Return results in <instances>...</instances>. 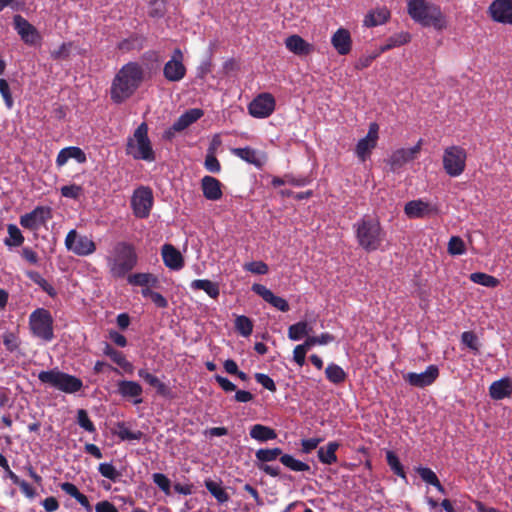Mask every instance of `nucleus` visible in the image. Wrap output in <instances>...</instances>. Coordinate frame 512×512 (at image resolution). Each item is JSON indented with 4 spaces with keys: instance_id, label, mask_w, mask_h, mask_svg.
<instances>
[{
    "instance_id": "cd10ccee",
    "label": "nucleus",
    "mask_w": 512,
    "mask_h": 512,
    "mask_svg": "<svg viewBox=\"0 0 512 512\" xmlns=\"http://www.w3.org/2000/svg\"><path fill=\"white\" fill-rule=\"evenodd\" d=\"M186 67L180 61L169 60L163 67V75L167 81L179 82L186 75Z\"/></svg>"
},
{
    "instance_id": "a18cd8bd",
    "label": "nucleus",
    "mask_w": 512,
    "mask_h": 512,
    "mask_svg": "<svg viewBox=\"0 0 512 512\" xmlns=\"http://www.w3.org/2000/svg\"><path fill=\"white\" fill-rule=\"evenodd\" d=\"M386 461L390 469L394 472V474L403 479H406V473L404 471L403 465L401 464L399 457L396 455L395 452L391 450L387 451Z\"/></svg>"
},
{
    "instance_id": "f704fd0d",
    "label": "nucleus",
    "mask_w": 512,
    "mask_h": 512,
    "mask_svg": "<svg viewBox=\"0 0 512 512\" xmlns=\"http://www.w3.org/2000/svg\"><path fill=\"white\" fill-rule=\"evenodd\" d=\"M190 287L193 289V290H203L204 292L207 293V295L213 299H217L219 294H220V290H219V286L217 283L215 282H212L208 279H196V280H193L191 282V285Z\"/></svg>"
},
{
    "instance_id": "a19ab883",
    "label": "nucleus",
    "mask_w": 512,
    "mask_h": 512,
    "mask_svg": "<svg viewBox=\"0 0 512 512\" xmlns=\"http://www.w3.org/2000/svg\"><path fill=\"white\" fill-rule=\"evenodd\" d=\"M205 487L219 503H225L229 500L228 493L220 483L207 479L205 480Z\"/></svg>"
},
{
    "instance_id": "8fccbe9b",
    "label": "nucleus",
    "mask_w": 512,
    "mask_h": 512,
    "mask_svg": "<svg viewBox=\"0 0 512 512\" xmlns=\"http://www.w3.org/2000/svg\"><path fill=\"white\" fill-rule=\"evenodd\" d=\"M235 327L237 329V331L242 335V336H249L251 335L252 331H253V323L252 321L244 316V315H241V316H238L235 320Z\"/></svg>"
},
{
    "instance_id": "72a5a7b5",
    "label": "nucleus",
    "mask_w": 512,
    "mask_h": 512,
    "mask_svg": "<svg viewBox=\"0 0 512 512\" xmlns=\"http://www.w3.org/2000/svg\"><path fill=\"white\" fill-rule=\"evenodd\" d=\"M250 437L259 442H267L277 438L276 431L262 424H255L250 428Z\"/></svg>"
},
{
    "instance_id": "7c9ffc66",
    "label": "nucleus",
    "mask_w": 512,
    "mask_h": 512,
    "mask_svg": "<svg viewBox=\"0 0 512 512\" xmlns=\"http://www.w3.org/2000/svg\"><path fill=\"white\" fill-rule=\"evenodd\" d=\"M128 284L139 287H158L159 279L152 273H133L127 277Z\"/></svg>"
},
{
    "instance_id": "ea45409f",
    "label": "nucleus",
    "mask_w": 512,
    "mask_h": 512,
    "mask_svg": "<svg viewBox=\"0 0 512 512\" xmlns=\"http://www.w3.org/2000/svg\"><path fill=\"white\" fill-rule=\"evenodd\" d=\"M7 231L9 237L4 239V244L8 247H19L24 243V236L21 230L15 224H8Z\"/></svg>"
},
{
    "instance_id": "0eeeda50",
    "label": "nucleus",
    "mask_w": 512,
    "mask_h": 512,
    "mask_svg": "<svg viewBox=\"0 0 512 512\" xmlns=\"http://www.w3.org/2000/svg\"><path fill=\"white\" fill-rule=\"evenodd\" d=\"M53 317L49 310L37 308L29 315V329L32 335L45 342L54 338Z\"/></svg>"
},
{
    "instance_id": "a878e982",
    "label": "nucleus",
    "mask_w": 512,
    "mask_h": 512,
    "mask_svg": "<svg viewBox=\"0 0 512 512\" xmlns=\"http://www.w3.org/2000/svg\"><path fill=\"white\" fill-rule=\"evenodd\" d=\"M286 48L298 56H306L311 54L314 51V46L307 41H305L299 35H291L285 40Z\"/></svg>"
},
{
    "instance_id": "49530a36",
    "label": "nucleus",
    "mask_w": 512,
    "mask_h": 512,
    "mask_svg": "<svg viewBox=\"0 0 512 512\" xmlns=\"http://www.w3.org/2000/svg\"><path fill=\"white\" fill-rule=\"evenodd\" d=\"M204 167L207 171L214 174L220 173L221 171V164L215 156V148L213 146L208 148L204 161Z\"/></svg>"
},
{
    "instance_id": "de8ad7c7",
    "label": "nucleus",
    "mask_w": 512,
    "mask_h": 512,
    "mask_svg": "<svg viewBox=\"0 0 512 512\" xmlns=\"http://www.w3.org/2000/svg\"><path fill=\"white\" fill-rule=\"evenodd\" d=\"M98 472L101 476L109 479L112 482H118L122 476L121 472H119L112 463H100L98 466Z\"/></svg>"
},
{
    "instance_id": "58836bf2",
    "label": "nucleus",
    "mask_w": 512,
    "mask_h": 512,
    "mask_svg": "<svg viewBox=\"0 0 512 512\" xmlns=\"http://www.w3.org/2000/svg\"><path fill=\"white\" fill-rule=\"evenodd\" d=\"M232 153L239 157L240 159L246 161L247 163L253 164L256 167L262 166V161L258 157L256 150L250 147L244 148H235L232 150Z\"/></svg>"
},
{
    "instance_id": "603ef678",
    "label": "nucleus",
    "mask_w": 512,
    "mask_h": 512,
    "mask_svg": "<svg viewBox=\"0 0 512 512\" xmlns=\"http://www.w3.org/2000/svg\"><path fill=\"white\" fill-rule=\"evenodd\" d=\"M447 250L450 255H463L466 251L465 243L459 236H452L448 242Z\"/></svg>"
},
{
    "instance_id": "aec40b11",
    "label": "nucleus",
    "mask_w": 512,
    "mask_h": 512,
    "mask_svg": "<svg viewBox=\"0 0 512 512\" xmlns=\"http://www.w3.org/2000/svg\"><path fill=\"white\" fill-rule=\"evenodd\" d=\"M404 213L410 219L424 218L437 213V208L421 199L411 200L404 206Z\"/></svg>"
},
{
    "instance_id": "f3484780",
    "label": "nucleus",
    "mask_w": 512,
    "mask_h": 512,
    "mask_svg": "<svg viewBox=\"0 0 512 512\" xmlns=\"http://www.w3.org/2000/svg\"><path fill=\"white\" fill-rule=\"evenodd\" d=\"M439 377V368L429 365L422 373L409 372L404 375V380L413 387L424 388L432 385Z\"/></svg>"
},
{
    "instance_id": "2eb2a0df",
    "label": "nucleus",
    "mask_w": 512,
    "mask_h": 512,
    "mask_svg": "<svg viewBox=\"0 0 512 512\" xmlns=\"http://www.w3.org/2000/svg\"><path fill=\"white\" fill-rule=\"evenodd\" d=\"M13 23L15 30L25 44L32 46L41 41L38 30L21 15H15Z\"/></svg>"
},
{
    "instance_id": "c85d7f7f",
    "label": "nucleus",
    "mask_w": 512,
    "mask_h": 512,
    "mask_svg": "<svg viewBox=\"0 0 512 512\" xmlns=\"http://www.w3.org/2000/svg\"><path fill=\"white\" fill-rule=\"evenodd\" d=\"M512 394V381L509 378H502L494 381L489 387V395L494 400H502Z\"/></svg>"
},
{
    "instance_id": "f03ea898",
    "label": "nucleus",
    "mask_w": 512,
    "mask_h": 512,
    "mask_svg": "<svg viewBox=\"0 0 512 512\" xmlns=\"http://www.w3.org/2000/svg\"><path fill=\"white\" fill-rule=\"evenodd\" d=\"M353 227L358 245L366 252H373L381 247L385 232L377 217L364 215Z\"/></svg>"
},
{
    "instance_id": "13d9d810",
    "label": "nucleus",
    "mask_w": 512,
    "mask_h": 512,
    "mask_svg": "<svg viewBox=\"0 0 512 512\" xmlns=\"http://www.w3.org/2000/svg\"><path fill=\"white\" fill-rule=\"evenodd\" d=\"M461 341L472 351H474V352L479 351L478 338L473 332H471V331L463 332L461 335Z\"/></svg>"
},
{
    "instance_id": "bf43d9fd",
    "label": "nucleus",
    "mask_w": 512,
    "mask_h": 512,
    "mask_svg": "<svg viewBox=\"0 0 512 512\" xmlns=\"http://www.w3.org/2000/svg\"><path fill=\"white\" fill-rule=\"evenodd\" d=\"M72 48V43H63L58 49L51 51V57L54 60H65L70 56V51Z\"/></svg>"
},
{
    "instance_id": "c03bdc74",
    "label": "nucleus",
    "mask_w": 512,
    "mask_h": 512,
    "mask_svg": "<svg viewBox=\"0 0 512 512\" xmlns=\"http://www.w3.org/2000/svg\"><path fill=\"white\" fill-rule=\"evenodd\" d=\"M143 42H144V37H142L138 34H133L129 38L124 39L121 42H119L118 48L121 51H125V52L131 51L134 49H141L143 47Z\"/></svg>"
},
{
    "instance_id": "774afa93",
    "label": "nucleus",
    "mask_w": 512,
    "mask_h": 512,
    "mask_svg": "<svg viewBox=\"0 0 512 512\" xmlns=\"http://www.w3.org/2000/svg\"><path fill=\"white\" fill-rule=\"evenodd\" d=\"M96 512H119L115 505L108 500H103L95 505Z\"/></svg>"
},
{
    "instance_id": "864d4df0",
    "label": "nucleus",
    "mask_w": 512,
    "mask_h": 512,
    "mask_svg": "<svg viewBox=\"0 0 512 512\" xmlns=\"http://www.w3.org/2000/svg\"><path fill=\"white\" fill-rule=\"evenodd\" d=\"M0 94L3 97L7 109H12L14 106V99L12 97V93L8 82L3 78H0Z\"/></svg>"
},
{
    "instance_id": "79ce46f5",
    "label": "nucleus",
    "mask_w": 512,
    "mask_h": 512,
    "mask_svg": "<svg viewBox=\"0 0 512 512\" xmlns=\"http://www.w3.org/2000/svg\"><path fill=\"white\" fill-rule=\"evenodd\" d=\"M27 277L37 284L44 292H46L49 296H56L57 292L55 288L45 279L42 275L37 271H29L27 272Z\"/></svg>"
},
{
    "instance_id": "1a4fd4ad",
    "label": "nucleus",
    "mask_w": 512,
    "mask_h": 512,
    "mask_svg": "<svg viewBox=\"0 0 512 512\" xmlns=\"http://www.w3.org/2000/svg\"><path fill=\"white\" fill-rule=\"evenodd\" d=\"M467 152L458 145L448 146L444 149L442 163L445 173L450 177L460 176L466 168Z\"/></svg>"
},
{
    "instance_id": "5fc2aeb1",
    "label": "nucleus",
    "mask_w": 512,
    "mask_h": 512,
    "mask_svg": "<svg viewBox=\"0 0 512 512\" xmlns=\"http://www.w3.org/2000/svg\"><path fill=\"white\" fill-rule=\"evenodd\" d=\"M61 195L65 198L77 200L83 193V188L76 184L66 185L60 189Z\"/></svg>"
},
{
    "instance_id": "4d7b16f0",
    "label": "nucleus",
    "mask_w": 512,
    "mask_h": 512,
    "mask_svg": "<svg viewBox=\"0 0 512 512\" xmlns=\"http://www.w3.org/2000/svg\"><path fill=\"white\" fill-rule=\"evenodd\" d=\"M416 472L424 482L432 486L439 480L436 473L428 467H418Z\"/></svg>"
},
{
    "instance_id": "ddd939ff",
    "label": "nucleus",
    "mask_w": 512,
    "mask_h": 512,
    "mask_svg": "<svg viewBox=\"0 0 512 512\" xmlns=\"http://www.w3.org/2000/svg\"><path fill=\"white\" fill-rule=\"evenodd\" d=\"M276 101L272 94L261 93L248 105V112L254 118H267L275 110Z\"/></svg>"
},
{
    "instance_id": "a211bd4d",
    "label": "nucleus",
    "mask_w": 512,
    "mask_h": 512,
    "mask_svg": "<svg viewBox=\"0 0 512 512\" xmlns=\"http://www.w3.org/2000/svg\"><path fill=\"white\" fill-rule=\"evenodd\" d=\"M422 145V140L420 139L418 143L411 148H401L393 152L390 157L389 164L393 170H396L406 163L413 161L417 158L420 153Z\"/></svg>"
},
{
    "instance_id": "6e6552de",
    "label": "nucleus",
    "mask_w": 512,
    "mask_h": 512,
    "mask_svg": "<svg viewBox=\"0 0 512 512\" xmlns=\"http://www.w3.org/2000/svg\"><path fill=\"white\" fill-rule=\"evenodd\" d=\"M256 464H267L279 457L280 462L287 468L296 472H303L310 470V466L300 460L295 459L292 455L282 454V449L275 448H261L255 453Z\"/></svg>"
},
{
    "instance_id": "c756f323",
    "label": "nucleus",
    "mask_w": 512,
    "mask_h": 512,
    "mask_svg": "<svg viewBox=\"0 0 512 512\" xmlns=\"http://www.w3.org/2000/svg\"><path fill=\"white\" fill-rule=\"evenodd\" d=\"M390 15V11L386 7L376 8L366 14L363 22L366 27H376L386 23Z\"/></svg>"
},
{
    "instance_id": "20e7f679",
    "label": "nucleus",
    "mask_w": 512,
    "mask_h": 512,
    "mask_svg": "<svg viewBox=\"0 0 512 512\" xmlns=\"http://www.w3.org/2000/svg\"><path fill=\"white\" fill-rule=\"evenodd\" d=\"M137 254L132 244L121 241L113 248V256L107 258L111 274L116 278L124 277L137 264Z\"/></svg>"
},
{
    "instance_id": "3c124183",
    "label": "nucleus",
    "mask_w": 512,
    "mask_h": 512,
    "mask_svg": "<svg viewBox=\"0 0 512 512\" xmlns=\"http://www.w3.org/2000/svg\"><path fill=\"white\" fill-rule=\"evenodd\" d=\"M77 423L81 428L89 433L96 432V427L89 418V415L85 409H79L77 411Z\"/></svg>"
},
{
    "instance_id": "9d476101",
    "label": "nucleus",
    "mask_w": 512,
    "mask_h": 512,
    "mask_svg": "<svg viewBox=\"0 0 512 512\" xmlns=\"http://www.w3.org/2000/svg\"><path fill=\"white\" fill-rule=\"evenodd\" d=\"M154 197L152 189L148 186H139L131 197V207L135 217L145 219L150 215Z\"/></svg>"
},
{
    "instance_id": "7ed1b4c3",
    "label": "nucleus",
    "mask_w": 512,
    "mask_h": 512,
    "mask_svg": "<svg viewBox=\"0 0 512 512\" xmlns=\"http://www.w3.org/2000/svg\"><path fill=\"white\" fill-rule=\"evenodd\" d=\"M409 16L424 27H433L443 30L447 27V20L439 5L427 0H409L407 5Z\"/></svg>"
},
{
    "instance_id": "e433bc0d",
    "label": "nucleus",
    "mask_w": 512,
    "mask_h": 512,
    "mask_svg": "<svg viewBox=\"0 0 512 512\" xmlns=\"http://www.w3.org/2000/svg\"><path fill=\"white\" fill-rule=\"evenodd\" d=\"M325 376L329 382L335 385L344 383L347 379V373L338 364L329 363L325 369Z\"/></svg>"
},
{
    "instance_id": "393cba45",
    "label": "nucleus",
    "mask_w": 512,
    "mask_h": 512,
    "mask_svg": "<svg viewBox=\"0 0 512 512\" xmlns=\"http://www.w3.org/2000/svg\"><path fill=\"white\" fill-rule=\"evenodd\" d=\"M138 376L148 385L156 389V393L164 398H173L172 390L159 378L151 374L147 369H139Z\"/></svg>"
},
{
    "instance_id": "bb28decb",
    "label": "nucleus",
    "mask_w": 512,
    "mask_h": 512,
    "mask_svg": "<svg viewBox=\"0 0 512 512\" xmlns=\"http://www.w3.org/2000/svg\"><path fill=\"white\" fill-rule=\"evenodd\" d=\"M69 159H74L78 163L83 164L87 161L84 151L76 146H69L61 149L56 157V165L58 167L64 166Z\"/></svg>"
},
{
    "instance_id": "4468645a",
    "label": "nucleus",
    "mask_w": 512,
    "mask_h": 512,
    "mask_svg": "<svg viewBox=\"0 0 512 512\" xmlns=\"http://www.w3.org/2000/svg\"><path fill=\"white\" fill-rule=\"evenodd\" d=\"M487 14L495 23L512 26V0H493Z\"/></svg>"
},
{
    "instance_id": "4c0bfd02",
    "label": "nucleus",
    "mask_w": 512,
    "mask_h": 512,
    "mask_svg": "<svg viewBox=\"0 0 512 512\" xmlns=\"http://www.w3.org/2000/svg\"><path fill=\"white\" fill-rule=\"evenodd\" d=\"M312 327L306 321H299L288 328V338L292 341H298L312 332Z\"/></svg>"
},
{
    "instance_id": "473e14b6",
    "label": "nucleus",
    "mask_w": 512,
    "mask_h": 512,
    "mask_svg": "<svg viewBox=\"0 0 512 512\" xmlns=\"http://www.w3.org/2000/svg\"><path fill=\"white\" fill-rule=\"evenodd\" d=\"M340 444L336 441L329 442L325 447L318 449L317 455L321 463L326 465H332L337 462L336 451Z\"/></svg>"
},
{
    "instance_id": "e2e57ef3",
    "label": "nucleus",
    "mask_w": 512,
    "mask_h": 512,
    "mask_svg": "<svg viewBox=\"0 0 512 512\" xmlns=\"http://www.w3.org/2000/svg\"><path fill=\"white\" fill-rule=\"evenodd\" d=\"M255 380L270 392H275L277 390L274 380L267 374L256 373Z\"/></svg>"
},
{
    "instance_id": "37998d69",
    "label": "nucleus",
    "mask_w": 512,
    "mask_h": 512,
    "mask_svg": "<svg viewBox=\"0 0 512 512\" xmlns=\"http://www.w3.org/2000/svg\"><path fill=\"white\" fill-rule=\"evenodd\" d=\"M469 278L473 283L489 288H494L499 285V280L496 277L483 272L472 273Z\"/></svg>"
},
{
    "instance_id": "6e6d98bb",
    "label": "nucleus",
    "mask_w": 512,
    "mask_h": 512,
    "mask_svg": "<svg viewBox=\"0 0 512 512\" xmlns=\"http://www.w3.org/2000/svg\"><path fill=\"white\" fill-rule=\"evenodd\" d=\"M244 269L248 272L257 275L267 274L269 271L268 265L263 261H252L249 263H245Z\"/></svg>"
},
{
    "instance_id": "09e8293b",
    "label": "nucleus",
    "mask_w": 512,
    "mask_h": 512,
    "mask_svg": "<svg viewBox=\"0 0 512 512\" xmlns=\"http://www.w3.org/2000/svg\"><path fill=\"white\" fill-rule=\"evenodd\" d=\"M117 427V436L121 440H140L144 436L142 431H131L124 422L118 423Z\"/></svg>"
},
{
    "instance_id": "5701e85b",
    "label": "nucleus",
    "mask_w": 512,
    "mask_h": 512,
    "mask_svg": "<svg viewBox=\"0 0 512 512\" xmlns=\"http://www.w3.org/2000/svg\"><path fill=\"white\" fill-rule=\"evenodd\" d=\"M203 196L210 201H218L222 198V183L215 177L206 175L201 179Z\"/></svg>"
},
{
    "instance_id": "680f3d73",
    "label": "nucleus",
    "mask_w": 512,
    "mask_h": 512,
    "mask_svg": "<svg viewBox=\"0 0 512 512\" xmlns=\"http://www.w3.org/2000/svg\"><path fill=\"white\" fill-rule=\"evenodd\" d=\"M153 482L166 494L170 493L171 483L169 478L162 473H154Z\"/></svg>"
},
{
    "instance_id": "9b49d317",
    "label": "nucleus",
    "mask_w": 512,
    "mask_h": 512,
    "mask_svg": "<svg viewBox=\"0 0 512 512\" xmlns=\"http://www.w3.org/2000/svg\"><path fill=\"white\" fill-rule=\"evenodd\" d=\"M65 247L78 256H88L96 250V244L90 237L78 235L74 229L67 233Z\"/></svg>"
},
{
    "instance_id": "c9c22d12",
    "label": "nucleus",
    "mask_w": 512,
    "mask_h": 512,
    "mask_svg": "<svg viewBox=\"0 0 512 512\" xmlns=\"http://www.w3.org/2000/svg\"><path fill=\"white\" fill-rule=\"evenodd\" d=\"M411 40V36L408 32H400V33H397V34H394L392 36H390L385 44L381 45L379 47V53L382 54L388 50H391L395 47H399V46H402L404 44H407L408 42H410Z\"/></svg>"
},
{
    "instance_id": "dca6fc26",
    "label": "nucleus",
    "mask_w": 512,
    "mask_h": 512,
    "mask_svg": "<svg viewBox=\"0 0 512 512\" xmlns=\"http://www.w3.org/2000/svg\"><path fill=\"white\" fill-rule=\"evenodd\" d=\"M379 126L377 123H371L367 135L360 139L356 145L355 153L357 157L364 162L377 145Z\"/></svg>"
},
{
    "instance_id": "338daca9",
    "label": "nucleus",
    "mask_w": 512,
    "mask_h": 512,
    "mask_svg": "<svg viewBox=\"0 0 512 512\" xmlns=\"http://www.w3.org/2000/svg\"><path fill=\"white\" fill-rule=\"evenodd\" d=\"M321 441V438H309L301 440L302 452L306 454L312 452L318 447Z\"/></svg>"
},
{
    "instance_id": "f8f14e48",
    "label": "nucleus",
    "mask_w": 512,
    "mask_h": 512,
    "mask_svg": "<svg viewBox=\"0 0 512 512\" xmlns=\"http://www.w3.org/2000/svg\"><path fill=\"white\" fill-rule=\"evenodd\" d=\"M52 218V209L49 206H37L31 212L20 216V225L30 231H38Z\"/></svg>"
},
{
    "instance_id": "4be33fe9",
    "label": "nucleus",
    "mask_w": 512,
    "mask_h": 512,
    "mask_svg": "<svg viewBox=\"0 0 512 512\" xmlns=\"http://www.w3.org/2000/svg\"><path fill=\"white\" fill-rule=\"evenodd\" d=\"M161 255L166 267L178 271L184 267V258L179 250L172 244H164L161 248Z\"/></svg>"
},
{
    "instance_id": "69168bd1",
    "label": "nucleus",
    "mask_w": 512,
    "mask_h": 512,
    "mask_svg": "<svg viewBox=\"0 0 512 512\" xmlns=\"http://www.w3.org/2000/svg\"><path fill=\"white\" fill-rule=\"evenodd\" d=\"M381 54L379 53V50L371 55H365L361 56L355 63V68L357 70H363L365 68H368L372 62L379 57Z\"/></svg>"
},
{
    "instance_id": "052dcab7",
    "label": "nucleus",
    "mask_w": 512,
    "mask_h": 512,
    "mask_svg": "<svg viewBox=\"0 0 512 512\" xmlns=\"http://www.w3.org/2000/svg\"><path fill=\"white\" fill-rule=\"evenodd\" d=\"M165 14L164 0H151L149 15L153 18H160Z\"/></svg>"
},
{
    "instance_id": "f257e3e1",
    "label": "nucleus",
    "mask_w": 512,
    "mask_h": 512,
    "mask_svg": "<svg viewBox=\"0 0 512 512\" xmlns=\"http://www.w3.org/2000/svg\"><path fill=\"white\" fill-rule=\"evenodd\" d=\"M145 78L143 66L138 62H128L115 74L110 86V99L122 104L139 89Z\"/></svg>"
},
{
    "instance_id": "0e129e2a",
    "label": "nucleus",
    "mask_w": 512,
    "mask_h": 512,
    "mask_svg": "<svg viewBox=\"0 0 512 512\" xmlns=\"http://www.w3.org/2000/svg\"><path fill=\"white\" fill-rule=\"evenodd\" d=\"M3 344L7 351L14 352L19 348L18 337L14 333H6L3 336Z\"/></svg>"
},
{
    "instance_id": "39448f33",
    "label": "nucleus",
    "mask_w": 512,
    "mask_h": 512,
    "mask_svg": "<svg viewBox=\"0 0 512 512\" xmlns=\"http://www.w3.org/2000/svg\"><path fill=\"white\" fill-rule=\"evenodd\" d=\"M38 379L43 384H48L67 394H75L83 388V381L80 378L62 372L58 368L41 371L38 374Z\"/></svg>"
},
{
    "instance_id": "423d86ee",
    "label": "nucleus",
    "mask_w": 512,
    "mask_h": 512,
    "mask_svg": "<svg viewBox=\"0 0 512 512\" xmlns=\"http://www.w3.org/2000/svg\"><path fill=\"white\" fill-rule=\"evenodd\" d=\"M126 152L134 159L145 160L148 162L155 160V154L148 137V126L141 123L134 131L133 138L127 142Z\"/></svg>"
},
{
    "instance_id": "b1692460",
    "label": "nucleus",
    "mask_w": 512,
    "mask_h": 512,
    "mask_svg": "<svg viewBox=\"0 0 512 512\" xmlns=\"http://www.w3.org/2000/svg\"><path fill=\"white\" fill-rule=\"evenodd\" d=\"M331 44L339 55H347L352 49L350 32L345 28H339L331 37Z\"/></svg>"
},
{
    "instance_id": "6ab92c4d",
    "label": "nucleus",
    "mask_w": 512,
    "mask_h": 512,
    "mask_svg": "<svg viewBox=\"0 0 512 512\" xmlns=\"http://www.w3.org/2000/svg\"><path fill=\"white\" fill-rule=\"evenodd\" d=\"M117 393L125 399H131L133 401V404H135V405H139L143 402V399L141 397L142 393H143V388L136 381H130V380L118 381Z\"/></svg>"
},
{
    "instance_id": "412c9836",
    "label": "nucleus",
    "mask_w": 512,
    "mask_h": 512,
    "mask_svg": "<svg viewBox=\"0 0 512 512\" xmlns=\"http://www.w3.org/2000/svg\"><path fill=\"white\" fill-rule=\"evenodd\" d=\"M252 290L263 298L264 301L268 302L270 305H272L274 308L281 312H287L289 311L290 307L288 302L280 297L276 296L270 289H268L266 286L262 284H254L252 286Z\"/></svg>"
},
{
    "instance_id": "2f4dec72",
    "label": "nucleus",
    "mask_w": 512,
    "mask_h": 512,
    "mask_svg": "<svg viewBox=\"0 0 512 512\" xmlns=\"http://www.w3.org/2000/svg\"><path fill=\"white\" fill-rule=\"evenodd\" d=\"M104 355L108 356L115 364H117L119 367H121L126 372H132L133 371V365L131 362H129L123 352L116 350L113 348L109 343L105 344Z\"/></svg>"
}]
</instances>
